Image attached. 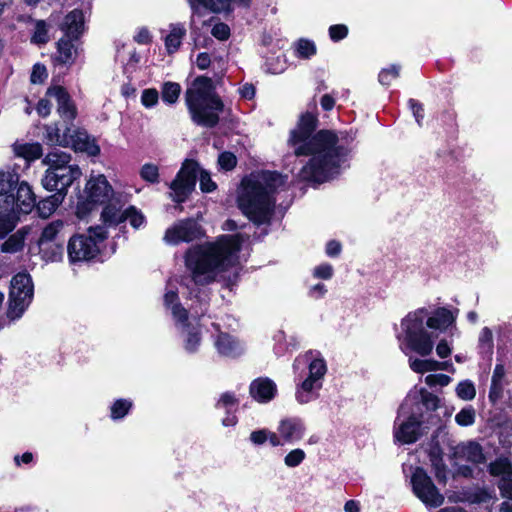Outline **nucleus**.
Returning a JSON list of instances; mask_svg holds the SVG:
<instances>
[{"label": "nucleus", "mask_w": 512, "mask_h": 512, "mask_svg": "<svg viewBox=\"0 0 512 512\" xmlns=\"http://www.w3.org/2000/svg\"><path fill=\"white\" fill-rule=\"evenodd\" d=\"M47 78L48 72L46 66L41 63L34 64L30 75V82L32 84H42Z\"/></svg>", "instance_id": "052dcab7"}, {"label": "nucleus", "mask_w": 512, "mask_h": 512, "mask_svg": "<svg viewBox=\"0 0 512 512\" xmlns=\"http://www.w3.org/2000/svg\"><path fill=\"white\" fill-rule=\"evenodd\" d=\"M277 392L276 383L268 377H258L249 385V394L258 403H269Z\"/></svg>", "instance_id": "a211bd4d"}, {"label": "nucleus", "mask_w": 512, "mask_h": 512, "mask_svg": "<svg viewBox=\"0 0 512 512\" xmlns=\"http://www.w3.org/2000/svg\"><path fill=\"white\" fill-rule=\"evenodd\" d=\"M475 409L469 405L462 408L455 416V422L462 427H468L475 423Z\"/></svg>", "instance_id": "09e8293b"}, {"label": "nucleus", "mask_w": 512, "mask_h": 512, "mask_svg": "<svg viewBox=\"0 0 512 512\" xmlns=\"http://www.w3.org/2000/svg\"><path fill=\"white\" fill-rule=\"evenodd\" d=\"M40 254L46 262H58L63 259L64 245L63 243H56L55 241L48 242V244L39 247Z\"/></svg>", "instance_id": "2f4dec72"}, {"label": "nucleus", "mask_w": 512, "mask_h": 512, "mask_svg": "<svg viewBox=\"0 0 512 512\" xmlns=\"http://www.w3.org/2000/svg\"><path fill=\"white\" fill-rule=\"evenodd\" d=\"M263 186L269 191V195H274L278 186L282 184V175L277 171H263L261 174H257Z\"/></svg>", "instance_id": "e433bc0d"}, {"label": "nucleus", "mask_w": 512, "mask_h": 512, "mask_svg": "<svg viewBox=\"0 0 512 512\" xmlns=\"http://www.w3.org/2000/svg\"><path fill=\"white\" fill-rule=\"evenodd\" d=\"M425 434L426 431H423V412L411 413L394 430V438L401 444H414Z\"/></svg>", "instance_id": "2eb2a0df"}, {"label": "nucleus", "mask_w": 512, "mask_h": 512, "mask_svg": "<svg viewBox=\"0 0 512 512\" xmlns=\"http://www.w3.org/2000/svg\"><path fill=\"white\" fill-rule=\"evenodd\" d=\"M239 399L234 392L226 391L220 395L215 404L216 409H224L225 412L238 411Z\"/></svg>", "instance_id": "37998d69"}, {"label": "nucleus", "mask_w": 512, "mask_h": 512, "mask_svg": "<svg viewBox=\"0 0 512 512\" xmlns=\"http://www.w3.org/2000/svg\"><path fill=\"white\" fill-rule=\"evenodd\" d=\"M319 126L318 114L310 111L301 113L296 127L290 131L288 143L294 149L305 143L310 137L318 131Z\"/></svg>", "instance_id": "ddd939ff"}, {"label": "nucleus", "mask_w": 512, "mask_h": 512, "mask_svg": "<svg viewBox=\"0 0 512 512\" xmlns=\"http://www.w3.org/2000/svg\"><path fill=\"white\" fill-rule=\"evenodd\" d=\"M31 227L26 225L11 234L0 246L3 253H17L23 250L26 237L30 234Z\"/></svg>", "instance_id": "b1692460"}, {"label": "nucleus", "mask_w": 512, "mask_h": 512, "mask_svg": "<svg viewBox=\"0 0 512 512\" xmlns=\"http://www.w3.org/2000/svg\"><path fill=\"white\" fill-rule=\"evenodd\" d=\"M74 42H76V40L66 37H61L56 42L57 52L51 55V63L54 67L72 66L75 63L76 50L74 47Z\"/></svg>", "instance_id": "412c9836"}, {"label": "nucleus", "mask_w": 512, "mask_h": 512, "mask_svg": "<svg viewBox=\"0 0 512 512\" xmlns=\"http://www.w3.org/2000/svg\"><path fill=\"white\" fill-rule=\"evenodd\" d=\"M407 104L415 118L416 123L421 127L425 117L424 105L420 101L413 98H410Z\"/></svg>", "instance_id": "bf43d9fd"}, {"label": "nucleus", "mask_w": 512, "mask_h": 512, "mask_svg": "<svg viewBox=\"0 0 512 512\" xmlns=\"http://www.w3.org/2000/svg\"><path fill=\"white\" fill-rule=\"evenodd\" d=\"M191 121L200 127L214 128L220 122L225 105L216 92L212 78L200 75L194 78L184 94Z\"/></svg>", "instance_id": "7ed1b4c3"}, {"label": "nucleus", "mask_w": 512, "mask_h": 512, "mask_svg": "<svg viewBox=\"0 0 512 512\" xmlns=\"http://www.w3.org/2000/svg\"><path fill=\"white\" fill-rule=\"evenodd\" d=\"M306 453L300 448L291 450L285 457L284 463L287 467L294 468L299 466L305 459Z\"/></svg>", "instance_id": "4d7b16f0"}, {"label": "nucleus", "mask_w": 512, "mask_h": 512, "mask_svg": "<svg viewBox=\"0 0 512 512\" xmlns=\"http://www.w3.org/2000/svg\"><path fill=\"white\" fill-rule=\"evenodd\" d=\"M456 315L446 307H438L428 317L426 325L430 329L445 331L456 322Z\"/></svg>", "instance_id": "5701e85b"}, {"label": "nucleus", "mask_w": 512, "mask_h": 512, "mask_svg": "<svg viewBox=\"0 0 512 512\" xmlns=\"http://www.w3.org/2000/svg\"><path fill=\"white\" fill-rule=\"evenodd\" d=\"M84 25L83 11L75 8L65 15L59 29L63 31V37L78 41L84 33Z\"/></svg>", "instance_id": "6ab92c4d"}, {"label": "nucleus", "mask_w": 512, "mask_h": 512, "mask_svg": "<svg viewBox=\"0 0 512 512\" xmlns=\"http://www.w3.org/2000/svg\"><path fill=\"white\" fill-rule=\"evenodd\" d=\"M64 223L62 220H54L48 223L42 230L41 235L37 241L39 247L48 244V242L55 241L57 235L63 229Z\"/></svg>", "instance_id": "473e14b6"}, {"label": "nucleus", "mask_w": 512, "mask_h": 512, "mask_svg": "<svg viewBox=\"0 0 512 512\" xmlns=\"http://www.w3.org/2000/svg\"><path fill=\"white\" fill-rule=\"evenodd\" d=\"M218 165L224 171H231L237 165V157L230 151L221 152L218 156Z\"/></svg>", "instance_id": "5fc2aeb1"}, {"label": "nucleus", "mask_w": 512, "mask_h": 512, "mask_svg": "<svg viewBox=\"0 0 512 512\" xmlns=\"http://www.w3.org/2000/svg\"><path fill=\"white\" fill-rule=\"evenodd\" d=\"M201 168L194 159H185L177 172L174 180L169 184L173 191L172 200L177 204L186 202L191 193L195 190L198 173Z\"/></svg>", "instance_id": "6e6552de"}, {"label": "nucleus", "mask_w": 512, "mask_h": 512, "mask_svg": "<svg viewBox=\"0 0 512 512\" xmlns=\"http://www.w3.org/2000/svg\"><path fill=\"white\" fill-rule=\"evenodd\" d=\"M236 201L242 214L253 225H271L275 212V198L269 195L258 175L251 173L242 178Z\"/></svg>", "instance_id": "20e7f679"}, {"label": "nucleus", "mask_w": 512, "mask_h": 512, "mask_svg": "<svg viewBox=\"0 0 512 512\" xmlns=\"http://www.w3.org/2000/svg\"><path fill=\"white\" fill-rule=\"evenodd\" d=\"M49 30L45 20H36L31 43L36 45H45L49 42Z\"/></svg>", "instance_id": "79ce46f5"}, {"label": "nucleus", "mask_w": 512, "mask_h": 512, "mask_svg": "<svg viewBox=\"0 0 512 512\" xmlns=\"http://www.w3.org/2000/svg\"><path fill=\"white\" fill-rule=\"evenodd\" d=\"M349 29L345 24H334L328 29L329 37L333 42H339L345 39Z\"/></svg>", "instance_id": "0e129e2a"}, {"label": "nucleus", "mask_w": 512, "mask_h": 512, "mask_svg": "<svg viewBox=\"0 0 512 512\" xmlns=\"http://www.w3.org/2000/svg\"><path fill=\"white\" fill-rule=\"evenodd\" d=\"M140 177L151 184L159 182V169L158 166L152 163L144 164L140 169Z\"/></svg>", "instance_id": "3c124183"}, {"label": "nucleus", "mask_w": 512, "mask_h": 512, "mask_svg": "<svg viewBox=\"0 0 512 512\" xmlns=\"http://www.w3.org/2000/svg\"><path fill=\"white\" fill-rule=\"evenodd\" d=\"M101 255V249L91 237L75 233L67 243V256L71 265L96 261Z\"/></svg>", "instance_id": "9d476101"}, {"label": "nucleus", "mask_w": 512, "mask_h": 512, "mask_svg": "<svg viewBox=\"0 0 512 512\" xmlns=\"http://www.w3.org/2000/svg\"><path fill=\"white\" fill-rule=\"evenodd\" d=\"M488 472L494 477H509L512 476V464L507 458H498L489 464Z\"/></svg>", "instance_id": "4c0bfd02"}, {"label": "nucleus", "mask_w": 512, "mask_h": 512, "mask_svg": "<svg viewBox=\"0 0 512 512\" xmlns=\"http://www.w3.org/2000/svg\"><path fill=\"white\" fill-rule=\"evenodd\" d=\"M15 153L18 157L25 159L28 162L40 159L43 155L42 145L38 142L24 143L15 147Z\"/></svg>", "instance_id": "7c9ffc66"}, {"label": "nucleus", "mask_w": 512, "mask_h": 512, "mask_svg": "<svg viewBox=\"0 0 512 512\" xmlns=\"http://www.w3.org/2000/svg\"><path fill=\"white\" fill-rule=\"evenodd\" d=\"M200 190L203 193H211L217 189V184L212 180L208 171L201 169L199 173Z\"/></svg>", "instance_id": "e2e57ef3"}, {"label": "nucleus", "mask_w": 512, "mask_h": 512, "mask_svg": "<svg viewBox=\"0 0 512 512\" xmlns=\"http://www.w3.org/2000/svg\"><path fill=\"white\" fill-rule=\"evenodd\" d=\"M493 333L490 328L484 327L478 339V351L481 357H491L493 354Z\"/></svg>", "instance_id": "72a5a7b5"}, {"label": "nucleus", "mask_w": 512, "mask_h": 512, "mask_svg": "<svg viewBox=\"0 0 512 512\" xmlns=\"http://www.w3.org/2000/svg\"><path fill=\"white\" fill-rule=\"evenodd\" d=\"M463 455L465 456L468 462H471L476 465L484 463L486 460L482 446L475 441L469 442L463 448Z\"/></svg>", "instance_id": "c9c22d12"}, {"label": "nucleus", "mask_w": 512, "mask_h": 512, "mask_svg": "<svg viewBox=\"0 0 512 512\" xmlns=\"http://www.w3.org/2000/svg\"><path fill=\"white\" fill-rule=\"evenodd\" d=\"M85 196L80 195L76 205V216L83 220L98 206L111 200L113 188L105 175L92 176L86 182L84 189Z\"/></svg>", "instance_id": "423d86ee"}, {"label": "nucleus", "mask_w": 512, "mask_h": 512, "mask_svg": "<svg viewBox=\"0 0 512 512\" xmlns=\"http://www.w3.org/2000/svg\"><path fill=\"white\" fill-rule=\"evenodd\" d=\"M317 53V47L312 40L300 38L295 43V54L300 59H310Z\"/></svg>", "instance_id": "a19ab883"}, {"label": "nucleus", "mask_w": 512, "mask_h": 512, "mask_svg": "<svg viewBox=\"0 0 512 512\" xmlns=\"http://www.w3.org/2000/svg\"><path fill=\"white\" fill-rule=\"evenodd\" d=\"M133 407V402L130 399L119 398L116 399L110 407V417L113 420L123 419L129 414Z\"/></svg>", "instance_id": "58836bf2"}, {"label": "nucleus", "mask_w": 512, "mask_h": 512, "mask_svg": "<svg viewBox=\"0 0 512 512\" xmlns=\"http://www.w3.org/2000/svg\"><path fill=\"white\" fill-rule=\"evenodd\" d=\"M181 94V86L177 82L167 81L162 84L161 98L168 105L175 104Z\"/></svg>", "instance_id": "f704fd0d"}, {"label": "nucleus", "mask_w": 512, "mask_h": 512, "mask_svg": "<svg viewBox=\"0 0 512 512\" xmlns=\"http://www.w3.org/2000/svg\"><path fill=\"white\" fill-rule=\"evenodd\" d=\"M351 149L339 143L338 132L320 129L305 143L295 148L294 154L310 156L301 168L300 176L307 182L322 184L340 173L342 163L347 160Z\"/></svg>", "instance_id": "f03ea898"}, {"label": "nucleus", "mask_w": 512, "mask_h": 512, "mask_svg": "<svg viewBox=\"0 0 512 512\" xmlns=\"http://www.w3.org/2000/svg\"><path fill=\"white\" fill-rule=\"evenodd\" d=\"M16 226V218L10 213H0V239L5 238Z\"/></svg>", "instance_id": "603ef678"}, {"label": "nucleus", "mask_w": 512, "mask_h": 512, "mask_svg": "<svg viewBox=\"0 0 512 512\" xmlns=\"http://www.w3.org/2000/svg\"><path fill=\"white\" fill-rule=\"evenodd\" d=\"M107 228L108 227H105L103 224L96 225V226H90L87 229L86 236L91 237V239H93L94 242H96L97 245L99 246V244L104 242L109 236Z\"/></svg>", "instance_id": "13d9d810"}, {"label": "nucleus", "mask_w": 512, "mask_h": 512, "mask_svg": "<svg viewBox=\"0 0 512 512\" xmlns=\"http://www.w3.org/2000/svg\"><path fill=\"white\" fill-rule=\"evenodd\" d=\"M71 155L67 152L59 151L54 148L52 151L46 154L43 159V163L48 165V169H53V171H64L70 165Z\"/></svg>", "instance_id": "c85d7f7f"}, {"label": "nucleus", "mask_w": 512, "mask_h": 512, "mask_svg": "<svg viewBox=\"0 0 512 512\" xmlns=\"http://www.w3.org/2000/svg\"><path fill=\"white\" fill-rule=\"evenodd\" d=\"M497 486L502 498L512 500V476L500 478Z\"/></svg>", "instance_id": "774afa93"}, {"label": "nucleus", "mask_w": 512, "mask_h": 512, "mask_svg": "<svg viewBox=\"0 0 512 512\" xmlns=\"http://www.w3.org/2000/svg\"><path fill=\"white\" fill-rule=\"evenodd\" d=\"M171 312L173 317L177 320L178 323L182 325V327L186 326V324H190L189 321V312L186 308L182 306L181 303H175L171 307Z\"/></svg>", "instance_id": "69168bd1"}, {"label": "nucleus", "mask_w": 512, "mask_h": 512, "mask_svg": "<svg viewBox=\"0 0 512 512\" xmlns=\"http://www.w3.org/2000/svg\"><path fill=\"white\" fill-rule=\"evenodd\" d=\"M33 297L34 284L31 275L26 271L16 273L11 279L6 310L7 318L11 321L21 318Z\"/></svg>", "instance_id": "0eeeda50"}, {"label": "nucleus", "mask_w": 512, "mask_h": 512, "mask_svg": "<svg viewBox=\"0 0 512 512\" xmlns=\"http://www.w3.org/2000/svg\"><path fill=\"white\" fill-rule=\"evenodd\" d=\"M243 242L240 233L222 234L214 241L190 246L183 258L193 283L197 286L210 285L216 281L218 274L236 266Z\"/></svg>", "instance_id": "f257e3e1"}, {"label": "nucleus", "mask_w": 512, "mask_h": 512, "mask_svg": "<svg viewBox=\"0 0 512 512\" xmlns=\"http://www.w3.org/2000/svg\"><path fill=\"white\" fill-rule=\"evenodd\" d=\"M193 14L201 16L200 8H205L212 13H231L234 11V4L249 7L251 0H187Z\"/></svg>", "instance_id": "dca6fc26"}, {"label": "nucleus", "mask_w": 512, "mask_h": 512, "mask_svg": "<svg viewBox=\"0 0 512 512\" xmlns=\"http://www.w3.org/2000/svg\"><path fill=\"white\" fill-rule=\"evenodd\" d=\"M185 35L186 28L182 23L170 25V33L165 37V47L168 54H173L179 50Z\"/></svg>", "instance_id": "cd10ccee"}, {"label": "nucleus", "mask_w": 512, "mask_h": 512, "mask_svg": "<svg viewBox=\"0 0 512 512\" xmlns=\"http://www.w3.org/2000/svg\"><path fill=\"white\" fill-rule=\"evenodd\" d=\"M63 193H54L38 203L35 202L37 212L41 218H48L62 204Z\"/></svg>", "instance_id": "c756f323"}, {"label": "nucleus", "mask_w": 512, "mask_h": 512, "mask_svg": "<svg viewBox=\"0 0 512 512\" xmlns=\"http://www.w3.org/2000/svg\"><path fill=\"white\" fill-rule=\"evenodd\" d=\"M456 394L464 401L473 400L476 396L474 383L471 380H463L459 382L456 387Z\"/></svg>", "instance_id": "de8ad7c7"}, {"label": "nucleus", "mask_w": 512, "mask_h": 512, "mask_svg": "<svg viewBox=\"0 0 512 512\" xmlns=\"http://www.w3.org/2000/svg\"><path fill=\"white\" fill-rule=\"evenodd\" d=\"M46 97H54L57 101V112L62 118L59 123L72 124L77 117V107L66 87L51 85L47 88Z\"/></svg>", "instance_id": "4468645a"}, {"label": "nucleus", "mask_w": 512, "mask_h": 512, "mask_svg": "<svg viewBox=\"0 0 512 512\" xmlns=\"http://www.w3.org/2000/svg\"><path fill=\"white\" fill-rule=\"evenodd\" d=\"M277 430L284 442L295 443L303 438L306 427L301 418L289 417L280 421Z\"/></svg>", "instance_id": "aec40b11"}, {"label": "nucleus", "mask_w": 512, "mask_h": 512, "mask_svg": "<svg viewBox=\"0 0 512 512\" xmlns=\"http://www.w3.org/2000/svg\"><path fill=\"white\" fill-rule=\"evenodd\" d=\"M206 237V230L194 218L188 217L174 223L165 231L164 240L171 245L190 243Z\"/></svg>", "instance_id": "9b49d317"}, {"label": "nucleus", "mask_w": 512, "mask_h": 512, "mask_svg": "<svg viewBox=\"0 0 512 512\" xmlns=\"http://www.w3.org/2000/svg\"><path fill=\"white\" fill-rule=\"evenodd\" d=\"M73 128V123L55 122L45 126V138L50 145L70 147L75 152H84L89 156L100 155L101 149L96 139L91 137L84 128Z\"/></svg>", "instance_id": "39448f33"}, {"label": "nucleus", "mask_w": 512, "mask_h": 512, "mask_svg": "<svg viewBox=\"0 0 512 512\" xmlns=\"http://www.w3.org/2000/svg\"><path fill=\"white\" fill-rule=\"evenodd\" d=\"M421 404L427 409L428 412H435L440 406V398L429 392L425 388H421L420 391Z\"/></svg>", "instance_id": "8fccbe9b"}, {"label": "nucleus", "mask_w": 512, "mask_h": 512, "mask_svg": "<svg viewBox=\"0 0 512 512\" xmlns=\"http://www.w3.org/2000/svg\"><path fill=\"white\" fill-rule=\"evenodd\" d=\"M159 101V92L156 88H147L142 91L141 103L145 108L154 107Z\"/></svg>", "instance_id": "680f3d73"}, {"label": "nucleus", "mask_w": 512, "mask_h": 512, "mask_svg": "<svg viewBox=\"0 0 512 512\" xmlns=\"http://www.w3.org/2000/svg\"><path fill=\"white\" fill-rule=\"evenodd\" d=\"M400 67L391 65L389 68H384L378 75V80L382 85L389 86L391 82L399 76Z\"/></svg>", "instance_id": "6e6d98bb"}, {"label": "nucleus", "mask_w": 512, "mask_h": 512, "mask_svg": "<svg viewBox=\"0 0 512 512\" xmlns=\"http://www.w3.org/2000/svg\"><path fill=\"white\" fill-rule=\"evenodd\" d=\"M426 314L427 310L425 308H419L414 312H409L402 320L405 339L426 331L424 328V316Z\"/></svg>", "instance_id": "4be33fe9"}, {"label": "nucleus", "mask_w": 512, "mask_h": 512, "mask_svg": "<svg viewBox=\"0 0 512 512\" xmlns=\"http://www.w3.org/2000/svg\"><path fill=\"white\" fill-rule=\"evenodd\" d=\"M309 376H312L318 380L324 377L327 371L326 362L322 358L313 359L308 366Z\"/></svg>", "instance_id": "864d4df0"}, {"label": "nucleus", "mask_w": 512, "mask_h": 512, "mask_svg": "<svg viewBox=\"0 0 512 512\" xmlns=\"http://www.w3.org/2000/svg\"><path fill=\"white\" fill-rule=\"evenodd\" d=\"M81 175L82 171L78 165L69 166L64 171L47 169L42 178V185L47 191L63 193V198H65L68 188L75 180L79 179Z\"/></svg>", "instance_id": "f8f14e48"}, {"label": "nucleus", "mask_w": 512, "mask_h": 512, "mask_svg": "<svg viewBox=\"0 0 512 512\" xmlns=\"http://www.w3.org/2000/svg\"><path fill=\"white\" fill-rule=\"evenodd\" d=\"M16 194L13 192L7 195V203H12L18 211L28 214L32 208L35 207L36 196L32 191L31 186L25 182H19L16 186Z\"/></svg>", "instance_id": "f3484780"}, {"label": "nucleus", "mask_w": 512, "mask_h": 512, "mask_svg": "<svg viewBox=\"0 0 512 512\" xmlns=\"http://www.w3.org/2000/svg\"><path fill=\"white\" fill-rule=\"evenodd\" d=\"M125 221H128L129 224L135 230L139 229L146 223V217L136 206L130 205L125 209Z\"/></svg>", "instance_id": "a18cd8bd"}, {"label": "nucleus", "mask_w": 512, "mask_h": 512, "mask_svg": "<svg viewBox=\"0 0 512 512\" xmlns=\"http://www.w3.org/2000/svg\"><path fill=\"white\" fill-rule=\"evenodd\" d=\"M100 220L105 227H117L125 222V210H121L120 206L108 201L103 204Z\"/></svg>", "instance_id": "a878e982"}, {"label": "nucleus", "mask_w": 512, "mask_h": 512, "mask_svg": "<svg viewBox=\"0 0 512 512\" xmlns=\"http://www.w3.org/2000/svg\"><path fill=\"white\" fill-rule=\"evenodd\" d=\"M183 330L186 333L184 340L185 350L188 353H195L201 343V325L199 323V319L195 324H186V326L183 327Z\"/></svg>", "instance_id": "bb28decb"}, {"label": "nucleus", "mask_w": 512, "mask_h": 512, "mask_svg": "<svg viewBox=\"0 0 512 512\" xmlns=\"http://www.w3.org/2000/svg\"><path fill=\"white\" fill-rule=\"evenodd\" d=\"M405 343L410 350L423 357L431 354L434 347L433 340L427 331L405 339Z\"/></svg>", "instance_id": "393cba45"}, {"label": "nucleus", "mask_w": 512, "mask_h": 512, "mask_svg": "<svg viewBox=\"0 0 512 512\" xmlns=\"http://www.w3.org/2000/svg\"><path fill=\"white\" fill-rule=\"evenodd\" d=\"M432 427H437L436 431L432 434V441H435L443 427L442 419L434 412H428L426 416L423 413V431H426L427 434Z\"/></svg>", "instance_id": "49530a36"}, {"label": "nucleus", "mask_w": 512, "mask_h": 512, "mask_svg": "<svg viewBox=\"0 0 512 512\" xmlns=\"http://www.w3.org/2000/svg\"><path fill=\"white\" fill-rule=\"evenodd\" d=\"M211 34L220 41H226L231 35V30L228 24L219 22L212 27Z\"/></svg>", "instance_id": "338daca9"}, {"label": "nucleus", "mask_w": 512, "mask_h": 512, "mask_svg": "<svg viewBox=\"0 0 512 512\" xmlns=\"http://www.w3.org/2000/svg\"><path fill=\"white\" fill-rule=\"evenodd\" d=\"M18 180V174L0 171V196L7 198V195L15 190Z\"/></svg>", "instance_id": "ea45409f"}, {"label": "nucleus", "mask_w": 512, "mask_h": 512, "mask_svg": "<svg viewBox=\"0 0 512 512\" xmlns=\"http://www.w3.org/2000/svg\"><path fill=\"white\" fill-rule=\"evenodd\" d=\"M216 347L219 353L229 356L236 350V341L230 334L221 332L217 337Z\"/></svg>", "instance_id": "c03bdc74"}, {"label": "nucleus", "mask_w": 512, "mask_h": 512, "mask_svg": "<svg viewBox=\"0 0 512 512\" xmlns=\"http://www.w3.org/2000/svg\"><path fill=\"white\" fill-rule=\"evenodd\" d=\"M411 485L414 495L427 507L437 508L444 503V496L423 467L417 466L414 469Z\"/></svg>", "instance_id": "1a4fd4ad"}]
</instances>
